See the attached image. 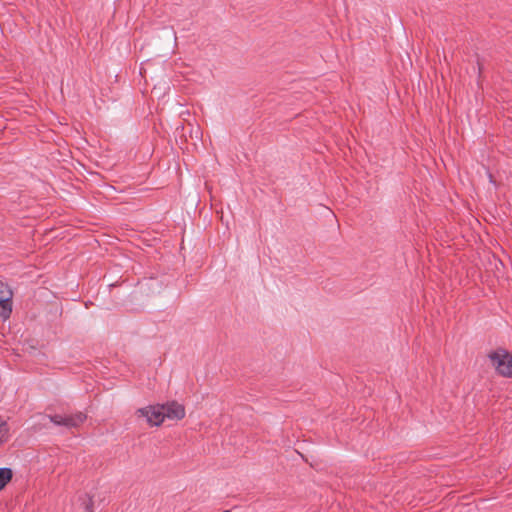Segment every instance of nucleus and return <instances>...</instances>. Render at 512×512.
Instances as JSON below:
<instances>
[{
	"mask_svg": "<svg viewBox=\"0 0 512 512\" xmlns=\"http://www.w3.org/2000/svg\"><path fill=\"white\" fill-rule=\"evenodd\" d=\"M161 407L165 411V413H163L164 418L180 420L185 416L184 407L176 402L161 405Z\"/></svg>",
	"mask_w": 512,
	"mask_h": 512,
	"instance_id": "obj_5",
	"label": "nucleus"
},
{
	"mask_svg": "<svg viewBox=\"0 0 512 512\" xmlns=\"http://www.w3.org/2000/svg\"><path fill=\"white\" fill-rule=\"evenodd\" d=\"M225 512H230V511H225Z\"/></svg>",
	"mask_w": 512,
	"mask_h": 512,
	"instance_id": "obj_9",
	"label": "nucleus"
},
{
	"mask_svg": "<svg viewBox=\"0 0 512 512\" xmlns=\"http://www.w3.org/2000/svg\"><path fill=\"white\" fill-rule=\"evenodd\" d=\"M13 292L8 284L0 281V317L7 320L12 313Z\"/></svg>",
	"mask_w": 512,
	"mask_h": 512,
	"instance_id": "obj_2",
	"label": "nucleus"
},
{
	"mask_svg": "<svg viewBox=\"0 0 512 512\" xmlns=\"http://www.w3.org/2000/svg\"><path fill=\"white\" fill-rule=\"evenodd\" d=\"M137 413L145 417L147 419V422L151 425L158 426L165 420L163 414L165 413V411L163 410L161 405L141 408L137 411Z\"/></svg>",
	"mask_w": 512,
	"mask_h": 512,
	"instance_id": "obj_4",
	"label": "nucleus"
},
{
	"mask_svg": "<svg viewBox=\"0 0 512 512\" xmlns=\"http://www.w3.org/2000/svg\"><path fill=\"white\" fill-rule=\"evenodd\" d=\"M81 505L87 512H94V504L92 496L85 494L79 498Z\"/></svg>",
	"mask_w": 512,
	"mask_h": 512,
	"instance_id": "obj_7",
	"label": "nucleus"
},
{
	"mask_svg": "<svg viewBox=\"0 0 512 512\" xmlns=\"http://www.w3.org/2000/svg\"><path fill=\"white\" fill-rule=\"evenodd\" d=\"M8 435V426L5 421L0 419V444L6 441Z\"/></svg>",
	"mask_w": 512,
	"mask_h": 512,
	"instance_id": "obj_8",
	"label": "nucleus"
},
{
	"mask_svg": "<svg viewBox=\"0 0 512 512\" xmlns=\"http://www.w3.org/2000/svg\"><path fill=\"white\" fill-rule=\"evenodd\" d=\"M495 371L502 377L512 378V354L505 349H497L488 355Z\"/></svg>",
	"mask_w": 512,
	"mask_h": 512,
	"instance_id": "obj_1",
	"label": "nucleus"
},
{
	"mask_svg": "<svg viewBox=\"0 0 512 512\" xmlns=\"http://www.w3.org/2000/svg\"><path fill=\"white\" fill-rule=\"evenodd\" d=\"M12 478V470L9 468H0V491Z\"/></svg>",
	"mask_w": 512,
	"mask_h": 512,
	"instance_id": "obj_6",
	"label": "nucleus"
},
{
	"mask_svg": "<svg viewBox=\"0 0 512 512\" xmlns=\"http://www.w3.org/2000/svg\"><path fill=\"white\" fill-rule=\"evenodd\" d=\"M86 414L82 412H77L71 415H52L49 416V419L52 423L56 425L65 426L68 428H77L81 424H83L86 420Z\"/></svg>",
	"mask_w": 512,
	"mask_h": 512,
	"instance_id": "obj_3",
	"label": "nucleus"
}]
</instances>
